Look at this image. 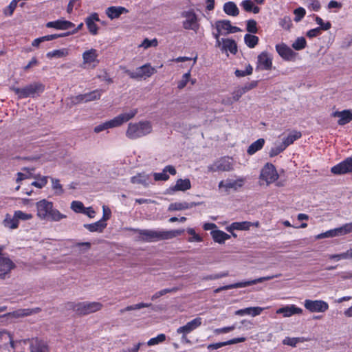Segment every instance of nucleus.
<instances>
[{
    "mask_svg": "<svg viewBox=\"0 0 352 352\" xmlns=\"http://www.w3.org/2000/svg\"><path fill=\"white\" fill-rule=\"evenodd\" d=\"M340 234L344 235L352 232V222L346 223L339 228Z\"/></svg>",
    "mask_w": 352,
    "mask_h": 352,
    "instance_id": "774afa93",
    "label": "nucleus"
},
{
    "mask_svg": "<svg viewBox=\"0 0 352 352\" xmlns=\"http://www.w3.org/2000/svg\"><path fill=\"white\" fill-rule=\"evenodd\" d=\"M4 249V245H0V279H5L6 276L10 274L12 270L16 267L7 254L3 253Z\"/></svg>",
    "mask_w": 352,
    "mask_h": 352,
    "instance_id": "0eeeda50",
    "label": "nucleus"
},
{
    "mask_svg": "<svg viewBox=\"0 0 352 352\" xmlns=\"http://www.w3.org/2000/svg\"><path fill=\"white\" fill-rule=\"evenodd\" d=\"M138 112V109H133L129 112L121 113L114 118L107 121L109 129L121 126L123 123L126 122L134 118Z\"/></svg>",
    "mask_w": 352,
    "mask_h": 352,
    "instance_id": "9d476101",
    "label": "nucleus"
},
{
    "mask_svg": "<svg viewBox=\"0 0 352 352\" xmlns=\"http://www.w3.org/2000/svg\"><path fill=\"white\" fill-rule=\"evenodd\" d=\"M152 131V124L149 121H140L129 123L126 135L129 139L135 140L145 136Z\"/></svg>",
    "mask_w": 352,
    "mask_h": 352,
    "instance_id": "20e7f679",
    "label": "nucleus"
},
{
    "mask_svg": "<svg viewBox=\"0 0 352 352\" xmlns=\"http://www.w3.org/2000/svg\"><path fill=\"white\" fill-rule=\"evenodd\" d=\"M232 169V164L230 163L229 160L226 158H221L219 160L216 161L213 164L208 166V170L209 172L230 171Z\"/></svg>",
    "mask_w": 352,
    "mask_h": 352,
    "instance_id": "2eb2a0df",
    "label": "nucleus"
},
{
    "mask_svg": "<svg viewBox=\"0 0 352 352\" xmlns=\"http://www.w3.org/2000/svg\"><path fill=\"white\" fill-rule=\"evenodd\" d=\"M253 223L250 221L234 222L227 228L228 232L232 230H248Z\"/></svg>",
    "mask_w": 352,
    "mask_h": 352,
    "instance_id": "72a5a7b5",
    "label": "nucleus"
},
{
    "mask_svg": "<svg viewBox=\"0 0 352 352\" xmlns=\"http://www.w3.org/2000/svg\"><path fill=\"white\" fill-rule=\"evenodd\" d=\"M148 177L144 174H138L131 178V182L134 184L148 185Z\"/></svg>",
    "mask_w": 352,
    "mask_h": 352,
    "instance_id": "ea45409f",
    "label": "nucleus"
},
{
    "mask_svg": "<svg viewBox=\"0 0 352 352\" xmlns=\"http://www.w3.org/2000/svg\"><path fill=\"white\" fill-rule=\"evenodd\" d=\"M210 234L214 241L220 244L230 239L228 234L220 230H212Z\"/></svg>",
    "mask_w": 352,
    "mask_h": 352,
    "instance_id": "c756f323",
    "label": "nucleus"
},
{
    "mask_svg": "<svg viewBox=\"0 0 352 352\" xmlns=\"http://www.w3.org/2000/svg\"><path fill=\"white\" fill-rule=\"evenodd\" d=\"M246 30L250 34L258 32L257 23L254 19H249L246 22Z\"/></svg>",
    "mask_w": 352,
    "mask_h": 352,
    "instance_id": "3c124183",
    "label": "nucleus"
},
{
    "mask_svg": "<svg viewBox=\"0 0 352 352\" xmlns=\"http://www.w3.org/2000/svg\"><path fill=\"white\" fill-rule=\"evenodd\" d=\"M303 338H289V337H286L283 340V344H285V345H289V346H296V344L298 343V342H303Z\"/></svg>",
    "mask_w": 352,
    "mask_h": 352,
    "instance_id": "603ef678",
    "label": "nucleus"
},
{
    "mask_svg": "<svg viewBox=\"0 0 352 352\" xmlns=\"http://www.w3.org/2000/svg\"><path fill=\"white\" fill-rule=\"evenodd\" d=\"M257 67L263 70H270L272 67V58L266 52H261L257 58Z\"/></svg>",
    "mask_w": 352,
    "mask_h": 352,
    "instance_id": "aec40b11",
    "label": "nucleus"
},
{
    "mask_svg": "<svg viewBox=\"0 0 352 352\" xmlns=\"http://www.w3.org/2000/svg\"><path fill=\"white\" fill-rule=\"evenodd\" d=\"M82 60L83 64L85 65H91V63H99V60L98 59V51L96 49L91 48L90 50H86L82 53Z\"/></svg>",
    "mask_w": 352,
    "mask_h": 352,
    "instance_id": "5701e85b",
    "label": "nucleus"
},
{
    "mask_svg": "<svg viewBox=\"0 0 352 352\" xmlns=\"http://www.w3.org/2000/svg\"><path fill=\"white\" fill-rule=\"evenodd\" d=\"M156 72L155 68L152 67L150 63H146L138 67L135 72H131L129 69L124 71V73L132 79H141L142 78L146 79Z\"/></svg>",
    "mask_w": 352,
    "mask_h": 352,
    "instance_id": "423d86ee",
    "label": "nucleus"
},
{
    "mask_svg": "<svg viewBox=\"0 0 352 352\" xmlns=\"http://www.w3.org/2000/svg\"><path fill=\"white\" fill-rule=\"evenodd\" d=\"M187 233L190 235L188 238V241L192 242H201L203 241V238L199 236V234H197L194 228H189L186 230Z\"/></svg>",
    "mask_w": 352,
    "mask_h": 352,
    "instance_id": "49530a36",
    "label": "nucleus"
},
{
    "mask_svg": "<svg viewBox=\"0 0 352 352\" xmlns=\"http://www.w3.org/2000/svg\"><path fill=\"white\" fill-rule=\"evenodd\" d=\"M14 217L17 219V221L19 220L26 221L30 220L32 218V214L25 213L21 210H16L14 213Z\"/></svg>",
    "mask_w": 352,
    "mask_h": 352,
    "instance_id": "6e6d98bb",
    "label": "nucleus"
},
{
    "mask_svg": "<svg viewBox=\"0 0 352 352\" xmlns=\"http://www.w3.org/2000/svg\"><path fill=\"white\" fill-rule=\"evenodd\" d=\"M202 324V319L200 317H197L192 320L191 321L187 322L185 325L179 327L177 329V333L179 334H182V339L186 340L187 342H190L188 340L186 339V335L194 331L195 329L199 327Z\"/></svg>",
    "mask_w": 352,
    "mask_h": 352,
    "instance_id": "9b49d317",
    "label": "nucleus"
},
{
    "mask_svg": "<svg viewBox=\"0 0 352 352\" xmlns=\"http://www.w3.org/2000/svg\"><path fill=\"white\" fill-rule=\"evenodd\" d=\"M71 208L77 213H85V208L80 201H73L71 204Z\"/></svg>",
    "mask_w": 352,
    "mask_h": 352,
    "instance_id": "8fccbe9b",
    "label": "nucleus"
},
{
    "mask_svg": "<svg viewBox=\"0 0 352 352\" xmlns=\"http://www.w3.org/2000/svg\"><path fill=\"white\" fill-rule=\"evenodd\" d=\"M158 44V42L156 38L149 40L148 38H145L142 41L141 46L144 47L145 49L148 48L151 46H157Z\"/></svg>",
    "mask_w": 352,
    "mask_h": 352,
    "instance_id": "69168bd1",
    "label": "nucleus"
},
{
    "mask_svg": "<svg viewBox=\"0 0 352 352\" xmlns=\"http://www.w3.org/2000/svg\"><path fill=\"white\" fill-rule=\"evenodd\" d=\"M223 11L228 15L232 16H236L239 14V8L235 3L232 1H228L224 3Z\"/></svg>",
    "mask_w": 352,
    "mask_h": 352,
    "instance_id": "f704fd0d",
    "label": "nucleus"
},
{
    "mask_svg": "<svg viewBox=\"0 0 352 352\" xmlns=\"http://www.w3.org/2000/svg\"><path fill=\"white\" fill-rule=\"evenodd\" d=\"M190 77V72L184 74L182 76V79L180 81H179L177 83V88L179 89H182L183 88H184L186 86L188 82L189 81Z\"/></svg>",
    "mask_w": 352,
    "mask_h": 352,
    "instance_id": "0e129e2a",
    "label": "nucleus"
},
{
    "mask_svg": "<svg viewBox=\"0 0 352 352\" xmlns=\"http://www.w3.org/2000/svg\"><path fill=\"white\" fill-rule=\"evenodd\" d=\"M190 188L191 184L189 179H179L177 180L175 185L170 188V190L173 191H185L189 190Z\"/></svg>",
    "mask_w": 352,
    "mask_h": 352,
    "instance_id": "7c9ffc66",
    "label": "nucleus"
},
{
    "mask_svg": "<svg viewBox=\"0 0 352 352\" xmlns=\"http://www.w3.org/2000/svg\"><path fill=\"white\" fill-rule=\"evenodd\" d=\"M315 21L317 24L320 26L318 27L322 31V30H328L331 28V23L329 21L324 23L323 20L320 16H316Z\"/></svg>",
    "mask_w": 352,
    "mask_h": 352,
    "instance_id": "bf43d9fd",
    "label": "nucleus"
},
{
    "mask_svg": "<svg viewBox=\"0 0 352 352\" xmlns=\"http://www.w3.org/2000/svg\"><path fill=\"white\" fill-rule=\"evenodd\" d=\"M294 13L295 14L294 21L298 22L305 16L306 11L303 8L300 7L295 9Z\"/></svg>",
    "mask_w": 352,
    "mask_h": 352,
    "instance_id": "e2e57ef3",
    "label": "nucleus"
},
{
    "mask_svg": "<svg viewBox=\"0 0 352 352\" xmlns=\"http://www.w3.org/2000/svg\"><path fill=\"white\" fill-rule=\"evenodd\" d=\"M19 222L17 221L14 215L12 217L10 214H7L3 220L4 226L10 229H16L19 227Z\"/></svg>",
    "mask_w": 352,
    "mask_h": 352,
    "instance_id": "e433bc0d",
    "label": "nucleus"
},
{
    "mask_svg": "<svg viewBox=\"0 0 352 352\" xmlns=\"http://www.w3.org/2000/svg\"><path fill=\"white\" fill-rule=\"evenodd\" d=\"M245 340H246V338L245 337L235 338H232V339L229 340L226 342H217V343L210 344L208 346V349L216 350V349H218L221 347H223V346H225L227 345L234 344H237L239 342H243Z\"/></svg>",
    "mask_w": 352,
    "mask_h": 352,
    "instance_id": "a878e982",
    "label": "nucleus"
},
{
    "mask_svg": "<svg viewBox=\"0 0 352 352\" xmlns=\"http://www.w3.org/2000/svg\"><path fill=\"white\" fill-rule=\"evenodd\" d=\"M74 23L66 20H56L47 23L46 27L50 28H55L56 30H68L74 28Z\"/></svg>",
    "mask_w": 352,
    "mask_h": 352,
    "instance_id": "393cba45",
    "label": "nucleus"
},
{
    "mask_svg": "<svg viewBox=\"0 0 352 352\" xmlns=\"http://www.w3.org/2000/svg\"><path fill=\"white\" fill-rule=\"evenodd\" d=\"M341 232H340L339 228L329 230L325 232L321 233L318 234L316 238L318 239H324V238H329V237H334L336 236L341 235Z\"/></svg>",
    "mask_w": 352,
    "mask_h": 352,
    "instance_id": "a18cd8bd",
    "label": "nucleus"
},
{
    "mask_svg": "<svg viewBox=\"0 0 352 352\" xmlns=\"http://www.w3.org/2000/svg\"><path fill=\"white\" fill-rule=\"evenodd\" d=\"M177 291H178L177 287L164 289L159 292H157L155 294H153L151 299L154 300L168 293L176 292Z\"/></svg>",
    "mask_w": 352,
    "mask_h": 352,
    "instance_id": "864d4df0",
    "label": "nucleus"
},
{
    "mask_svg": "<svg viewBox=\"0 0 352 352\" xmlns=\"http://www.w3.org/2000/svg\"><path fill=\"white\" fill-rule=\"evenodd\" d=\"M331 172L334 175H344L352 172V155L333 166Z\"/></svg>",
    "mask_w": 352,
    "mask_h": 352,
    "instance_id": "f8f14e48",
    "label": "nucleus"
},
{
    "mask_svg": "<svg viewBox=\"0 0 352 352\" xmlns=\"http://www.w3.org/2000/svg\"><path fill=\"white\" fill-rule=\"evenodd\" d=\"M30 352H49L47 342L38 338H32L30 345Z\"/></svg>",
    "mask_w": 352,
    "mask_h": 352,
    "instance_id": "412c9836",
    "label": "nucleus"
},
{
    "mask_svg": "<svg viewBox=\"0 0 352 352\" xmlns=\"http://www.w3.org/2000/svg\"><path fill=\"white\" fill-rule=\"evenodd\" d=\"M198 204L195 202H174L171 203L168 206V210L171 211L184 210L189 208H192L196 206Z\"/></svg>",
    "mask_w": 352,
    "mask_h": 352,
    "instance_id": "c85d7f7f",
    "label": "nucleus"
},
{
    "mask_svg": "<svg viewBox=\"0 0 352 352\" xmlns=\"http://www.w3.org/2000/svg\"><path fill=\"white\" fill-rule=\"evenodd\" d=\"M265 144V140L263 138L258 139L256 141L252 143L248 150L247 153L252 155L254 154L258 151L261 150Z\"/></svg>",
    "mask_w": 352,
    "mask_h": 352,
    "instance_id": "c9c22d12",
    "label": "nucleus"
},
{
    "mask_svg": "<svg viewBox=\"0 0 352 352\" xmlns=\"http://www.w3.org/2000/svg\"><path fill=\"white\" fill-rule=\"evenodd\" d=\"M141 241L144 242H155L161 240H166L180 236L184 232V230H136Z\"/></svg>",
    "mask_w": 352,
    "mask_h": 352,
    "instance_id": "f257e3e1",
    "label": "nucleus"
},
{
    "mask_svg": "<svg viewBox=\"0 0 352 352\" xmlns=\"http://www.w3.org/2000/svg\"><path fill=\"white\" fill-rule=\"evenodd\" d=\"M246 309H248L246 311V315H251L252 316L254 317L256 316H258L261 314L264 308L260 307H247Z\"/></svg>",
    "mask_w": 352,
    "mask_h": 352,
    "instance_id": "680f3d73",
    "label": "nucleus"
},
{
    "mask_svg": "<svg viewBox=\"0 0 352 352\" xmlns=\"http://www.w3.org/2000/svg\"><path fill=\"white\" fill-rule=\"evenodd\" d=\"M36 215L41 220L51 221H59L66 218V215L60 213L59 210L54 208L52 201L45 199L40 200L36 204Z\"/></svg>",
    "mask_w": 352,
    "mask_h": 352,
    "instance_id": "f03ea898",
    "label": "nucleus"
},
{
    "mask_svg": "<svg viewBox=\"0 0 352 352\" xmlns=\"http://www.w3.org/2000/svg\"><path fill=\"white\" fill-rule=\"evenodd\" d=\"M251 89V87H240V88H238L236 89H235L232 93V98H233L234 101V102H236L238 101L241 97L245 93L247 92L248 91L250 90Z\"/></svg>",
    "mask_w": 352,
    "mask_h": 352,
    "instance_id": "de8ad7c7",
    "label": "nucleus"
},
{
    "mask_svg": "<svg viewBox=\"0 0 352 352\" xmlns=\"http://www.w3.org/2000/svg\"><path fill=\"white\" fill-rule=\"evenodd\" d=\"M47 177L43 176L38 178L36 181L33 182L31 185L38 188H42L47 184Z\"/></svg>",
    "mask_w": 352,
    "mask_h": 352,
    "instance_id": "052dcab7",
    "label": "nucleus"
},
{
    "mask_svg": "<svg viewBox=\"0 0 352 352\" xmlns=\"http://www.w3.org/2000/svg\"><path fill=\"white\" fill-rule=\"evenodd\" d=\"M292 46L295 50H302L307 46L306 39L303 36L298 37Z\"/></svg>",
    "mask_w": 352,
    "mask_h": 352,
    "instance_id": "c03bdc74",
    "label": "nucleus"
},
{
    "mask_svg": "<svg viewBox=\"0 0 352 352\" xmlns=\"http://www.w3.org/2000/svg\"><path fill=\"white\" fill-rule=\"evenodd\" d=\"M276 50L279 56L285 60H292L296 56V53L283 43L276 45Z\"/></svg>",
    "mask_w": 352,
    "mask_h": 352,
    "instance_id": "a211bd4d",
    "label": "nucleus"
},
{
    "mask_svg": "<svg viewBox=\"0 0 352 352\" xmlns=\"http://www.w3.org/2000/svg\"><path fill=\"white\" fill-rule=\"evenodd\" d=\"M151 305V303L140 302V303L135 304V305H133L127 306L124 309H120V312L121 314H123L125 311H132V310H135V309H140L145 308V307H149Z\"/></svg>",
    "mask_w": 352,
    "mask_h": 352,
    "instance_id": "09e8293b",
    "label": "nucleus"
},
{
    "mask_svg": "<svg viewBox=\"0 0 352 352\" xmlns=\"http://www.w3.org/2000/svg\"><path fill=\"white\" fill-rule=\"evenodd\" d=\"M182 16L186 18L183 21L182 26L185 30H193L197 32L199 28L197 16L193 10L184 11L182 12Z\"/></svg>",
    "mask_w": 352,
    "mask_h": 352,
    "instance_id": "6e6552de",
    "label": "nucleus"
},
{
    "mask_svg": "<svg viewBox=\"0 0 352 352\" xmlns=\"http://www.w3.org/2000/svg\"><path fill=\"white\" fill-rule=\"evenodd\" d=\"M166 340V336L164 333H160L157 335L155 338H151L148 342L147 344L148 346H153L158 344L159 343L163 342Z\"/></svg>",
    "mask_w": 352,
    "mask_h": 352,
    "instance_id": "5fc2aeb1",
    "label": "nucleus"
},
{
    "mask_svg": "<svg viewBox=\"0 0 352 352\" xmlns=\"http://www.w3.org/2000/svg\"><path fill=\"white\" fill-rule=\"evenodd\" d=\"M99 21H100V19H99L98 14L96 12H94V13L91 14L89 16H88L85 19V24L87 27L89 32L91 35L95 36L98 34L99 27L96 23V22Z\"/></svg>",
    "mask_w": 352,
    "mask_h": 352,
    "instance_id": "dca6fc26",
    "label": "nucleus"
},
{
    "mask_svg": "<svg viewBox=\"0 0 352 352\" xmlns=\"http://www.w3.org/2000/svg\"><path fill=\"white\" fill-rule=\"evenodd\" d=\"M223 47L226 50H229L232 54H236L237 52V46L236 42L232 39L223 40Z\"/></svg>",
    "mask_w": 352,
    "mask_h": 352,
    "instance_id": "79ce46f5",
    "label": "nucleus"
},
{
    "mask_svg": "<svg viewBox=\"0 0 352 352\" xmlns=\"http://www.w3.org/2000/svg\"><path fill=\"white\" fill-rule=\"evenodd\" d=\"M154 179L155 181H166L169 179V175L164 169L162 173H154Z\"/></svg>",
    "mask_w": 352,
    "mask_h": 352,
    "instance_id": "338daca9",
    "label": "nucleus"
},
{
    "mask_svg": "<svg viewBox=\"0 0 352 352\" xmlns=\"http://www.w3.org/2000/svg\"><path fill=\"white\" fill-rule=\"evenodd\" d=\"M103 93L102 89H95L91 92L84 94L85 102L99 100Z\"/></svg>",
    "mask_w": 352,
    "mask_h": 352,
    "instance_id": "4c0bfd02",
    "label": "nucleus"
},
{
    "mask_svg": "<svg viewBox=\"0 0 352 352\" xmlns=\"http://www.w3.org/2000/svg\"><path fill=\"white\" fill-rule=\"evenodd\" d=\"M278 174L276 167L271 163H267L261 169L260 179L269 185L278 179Z\"/></svg>",
    "mask_w": 352,
    "mask_h": 352,
    "instance_id": "1a4fd4ad",
    "label": "nucleus"
},
{
    "mask_svg": "<svg viewBox=\"0 0 352 352\" xmlns=\"http://www.w3.org/2000/svg\"><path fill=\"white\" fill-rule=\"evenodd\" d=\"M259 41V38L257 36L253 35L252 34H246L244 36V42L245 45L250 48L255 47Z\"/></svg>",
    "mask_w": 352,
    "mask_h": 352,
    "instance_id": "58836bf2",
    "label": "nucleus"
},
{
    "mask_svg": "<svg viewBox=\"0 0 352 352\" xmlns=\"http://www.w3.org/2000/svg\"><path fill=\"white\" fill-rule=\"evenodd\" d=\"M107 223L103 221L99 220L95 223L85 224L84 227L91 232H102L104 229L107 227Z\"/></svg>",
    "mask_w": 352,
    "mask_h": 352,
    "instance_id": "2f4dec72",
    "label": "nucleus"
},
{
    "mask_svg": "<svg viewBox=\"0 0 352 352\" xmlns=\"http://www.w3.org/2000/svg\"><path fill=\"white\" fill-rule=\"evenodd\" d=\"M244 184V179L239 178L236 180H232L230 179L224 181H221L219 183V188H224L226 191L228 192L230 188H233L234 190H237L239 188H241Z\"/></svg>",
    "mask_w": 352,
    "mask_h": 352,
    "instance_id": "4be33fe9",
    "label": "nucleus"
},
{
    "mask_svg": "<svg viewBox=\"0 0 352 352\" xmlns=\"http://www.w3.org/2000/svg\"><path fill=\"white\" fill-rule=\"evenodd\" d=\"M287 147L282 142L279 145L272 147L270 151V156L271 157H275L282 153Z\"/></svg>",
    "mask_w": 352,
    "mask_h": 352,
    "instance_id": "4d7b16f0",
    "label": "nucleus"
},
{
    "mask_svg": "<svg viewBox=\"0 0 352 352\" xmlns=\"http://www.w3.org/2000/svg\"><path fill=\"white\" fill-rule=\"evenodd\" d=\"M302 137V133L300 131L293 130L292 131L287 137L283 139V143L287 147L292 144L296 140L300 139Z\"/></svg>",
    "mask_w": 352,
    "mask_h": 352,
    "instance_id": "473e14b6",
    "label": "nucleus"
},
{
    "mask_svg": "<svg viewBox=\"0 0 352 352\" xmlns=\"http://www.w3.org/2000/svg\"><path fill=\"white\" fill-rule=\"evenodd\" d=\"M41 311V309L38 307L34 309H20L12 312H10L4 314L3 316H12L13 318H21L24 316H30L33 314H37Z\"/></svg>",
    "mask_w": 352,
    "mask_h": 352,
    "instance_id": "b1692460",
    "label": "nucleus"
},
{
    "mask_svg": "<svg viewBox=\"0 0 352 352\" xmlns=\"http://www.w3.org/2000/svg\"><path fill=\"white\" fill-rule=\"evenodd\" d=\"M17 6L16 0H12L3 10L6 16H12Z\"/></svg>",
    "mask_w": 352,
    "mask_h": 352,
    "instance_id": "13d9d810",
    "label": "nucleus"
},
{
    "mask_svg": "<svg viewBox=\"0 0 352 352\" xmlns=\"http://www.w3.org/2000/svg\"><path fill=\"white\" fill-rule=\"evenodd\" d=\"M103 305L99 302H82L75 303L69 302L66 305V308L69 310H73L77 315L85 316L95 313L101 310Z\"/></svg>",
    "mask_w": 352,
    "mask_h": 352,
    "instance_id": "7ed1b4c3",
    "label": "nucleus"
},
{
    "mask_svg": "<svg viewBox=\"0 0 352 352\" xmlns=\"http://www.w3.org/2000/svg\"><path fill=\"white\" fill-rule=\"evenodd\" d=\"M305 307L311 312H324L329 309V305L321 300H305Z\"/></svg>",
    "mask_w": 352,
    "mask_h": 352,
    "instance_id": "ddd939ff",
    "label": "nucleus"
},
{
    "mask_svg": "<svg viewBox=\"0 0 352 352\" xmlns=\"http://www.w3.org/2000/svg\"><path fill=\"white\" fill-rule=\"evenodd\" d=\"M129 10L122 6H110L106 10V14L111 19L119 18L121 14L127 13Z\"/></svg>",
    "mask_w": 352,
    "mask_h": 352,
    "instance_id": "bb28decb",
    "label": "nucleus"
},
{
    "mask_svg": "<svg viewBox=\"0 0 352 352\" xmlns=\"http://www.w3.org/2000/svg\"><path fill=\"white\" fill-rule=\"evenodd\" d=\"M302 309L295 305L286 306L281 307L276 311L277 314H283L284 317H289L294 314H302Z\"/></svg>",
    "mask_w": 352,
    "mask_h": 352,
    "instance_id": "cd10ccee",
    "label": "nucleus"
},
{
    "mask_svg": "<svg viewBox=\"0 0 352 352\" xmlns=\"http://www.w3.org/2000/svg\"><path fill=\"white\" fill-rule=\"evenodd\" d=\"M68 55V50L65 48L60 50H55L52 52H49L47 54V57L49 58L56 57L61 58Z\"/></svg>",
    "mask_w": 352,
    "mask_h": 352,
    "instance_id": "37998d69",
    "label": "nucleus"
},
{
    "mask_svg": "<svg viewBox=\"0 0 352 352\" xmlns=\"http://www.w3.org/2000/svg\"><path fill=\"white\" fill-rule=\"evenodd\" d=\"M331 116L339 118L338 120V125L343 126L349 123L352 120V110L346 109L343 111H336L331 113Z\"/></svg>",
    "mask_w": 352,
    "mask_h": 352,
    "instance_id": "6ab92c4d",
    "label": "nucleus"
},
{
    "mask_svg": "<svg viewBox=\"0 0 352 352\" xmlns=\"http://www.w3.org/2000/svg\"><path fill=\"white\" fill-rule=\"evenodd\" d=\"M52 180V188L54 191L56 195H61L64 192L63 186L60 183V180L56 178H51Z\"/></svg>",
    "mask_w": 352,
    "mask_h": 352,
    "instance_id": "a19ab883",
    "label": "nucleus"
},
{
    "mask_svg": "<svg viewBox=\"0 0 352 352\" xmlns=\"http://www.w3.org/2000/svg\"><path fill=\"white\" fill-rule=\"evenodd\" d=\"M217 30L223 34V31L226 32L225 34L236 33L241 31V29L236 26H232L229 20L218 21L215 23Z\"/></svg>",
    "mask_w": 352,
    "mask_h": 352,
    "instance_id": "f3484780",
    "label": "nucleus"
},
{
    "mask_svg": "<svg viewBox=\"0 0 352 352\" xmlns=\"http://www.w3.org/2000/svg\"><path fill=\"white\" fill-rule=\"evenodd\" d=\"M273 277L274 276H264V277H261V278H256V279L251 280L239 282V283H236L234 284L223 286V287L218 289L217 291L245 287L247 286L255 285L256 283H263V281H265V280H271L272 278H273Z\"/></svg>",
    "mask_w": 352,
    "mask_h": 352,
    "instance_id": "4468645a",
    "label": "nucleus"
},
{
    "mask_svg": "<svg viewBox=\"0 0 352 352\" xmlns=\"http://www.w3.org/2000/svg\"><path fill=\"white\" fill-rule=\"evenodd\" d=\"M12 90L19 98H34L44 91L45 85L41 82H34L23 88L14 87Z\"/></svg>",
    "mask_w": 352,
    "mask_h": 352,
    "instance_id": "39448f33",
    "label": "nucleus"
}]
</instances>
